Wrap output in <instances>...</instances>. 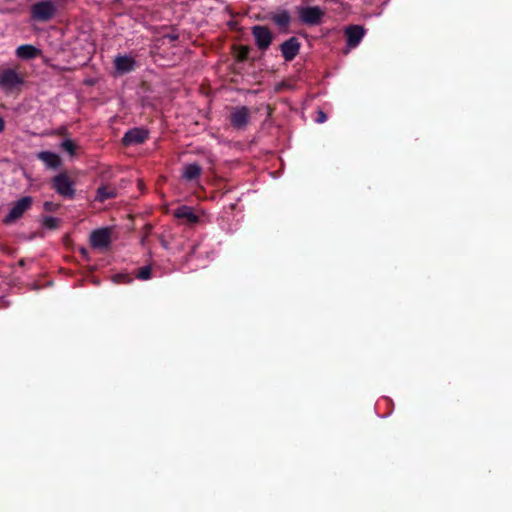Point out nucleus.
Here are the masks:
<instances>
[{
  "instance_id": "12",
  "label": "nucleus",
  "mask_w": 512,
  "mask_h": 512,
  "mask_svg": "<svg viewBox=\"0 0 512 512\" xmlns=\"http://www.w3.org/2000/svg\"><path fill=\"white\" fill-rule=\"evenodd\" d=\"M299 48H300V46H299L297 39L290 38L289 40L285 41L281 45V51H282L283 57L287 61L292 60L298 54Z\"/></svg>"
},
{
  "instance_id": "22",
  "label": "nucleus",
  "mask_w": 512,
  "mask_h": 512,
  "mask_svg": "<svg viewBox=\"0 0 512 512\" xmlns=\"http://www.w3.org/2000/svg\"><path fill=\"white\" fill-rule=\"evenodd\" d=\"M4 129V120L0 117V133L3 131Z\"/></svg>"
},
{
  "instance_id": "9",
  "label": "nucleus",
  "mask_w": 512,
  "mask_h": 512,
  "mask_svg": "<svg viewBox=\"0 0 512 512\" xmlns=\"http://www.w3.org/2000/svg\"><path fill=\"white\" fill-rule=\"evenodd\" d=\"M347 42L350 47L357 46L364 36V29L361 26H349L345 30Z\"/></svg>"
},
{
  "instance_id": "17",
  "label": "nucleus",
  "mask_w": 512,
  "mask_h": 512,
  "mask_svg": "<svg viewBox=\"0 0 512 512\" xmlns=\"http://www.w3.org/2000/svg\"><path fill=\"white\" fill-rule=\"evenodd\" d=\"M116 195V191L112 187L102 186L98 188L96 199L99 201H105L113 198Z\"/></svg>"
},
{
  "instance_id": "20",
  "label": "nucleus",
  "mask_w": 512,
  "mask_h": 512,
  "mask_svg": "<svg viewBox=\"0 0 512 512\" xmlns=\"http://www.w3.org/2000/svg\"><path fill=\"white\" fill-rule=\"evenodd\" d=\"M137 277L141 280H148L151 277V269L149 267H142L139 270Z\"/></svg>"
},
{
  "instance_id": "23",
  "label": "nucleus",
  "mask_w": 512,
  "mask_h": 512,
  "mask_svg": "<svg viewBox=\"0 0 512 512\" xmlns=\"http://www.w3.org/2000/svg\"><path fill=\"white\" fill-rule=\"evenodd\" d=\"M120 278L128 279L126 276H118V277H115V281H119Z\"/></svg>"
},
{
  "instance_id": "3",
  "label": "nucleus",
  "mask_w": 512,
  "mask_h": 512,
  "mask_svg": "<svg viewBox=\"0 0 512 512\" xmlns=\"http://www.w3.org/2000/svg\"><path fill=\"white\" fill-rule=\"evenodd\" d=\"M74 183L66 174H59L53 179V187L56 192L66 198H72L75 194Z\"/></svg>"
},
{
  "instance_id": "21",
  "label": "nucleus",
  "mask_w": 512,
  "mask_h": 512,
  "mask_svg": "<svg viewBox=\"0 0 512 512\" xmlns=\"http://www.w3.org/2000/svg\"><path fill=\"white\" fill-rule=\"evenodd\" d=\"M326 119H327V117H326L325 113H324V112H322V111H319V112H318V115H317V119H316V121H317L318 123H323V122H325V121H326Z\"/></svg>"
},
{
  "instance_id": "10",
  "label": "nucleus",
  "mask_w": 512,
  "mask_h": 512,
  "mask_svg": "<svg viewBox=\"0 0 512 512\" xmlns=\"http://www.w3.org/2000/svg\"><path fill=\"white\" fill-rule=\"evenodd\" d=\"M115 69L119 74L132 71L135 67V60L130 56H118L114 60Z\"/></svg>"
},
{
  "instance_id": "19",
  "label": "nucleus",
  "mask_w": 512,
  "mask_h": 512,
  "mask_svg": "<svg viewBox=\"0 0 512 512\" xmlns=\"http://www.w3.org/2000/svg\"><path fill=\"white\" fill-rule=\"evenodd\" d=\"M61 147L67 151L71 156H73L75 154V151H76V145L75 143L70 140V139H66L64 140L62 143H61Z\"/></svg>"
},
{
  "instance_id": "15",
  "label": "nucleus",
  "mask_w": 512,
  "mask_h": 512,
  "mask_svg": "<svg viewBox=\"0 0 512 512\" xmlns=\"http://www.w3.org/2000/svg\"><path fill=\"white\" fill-rule=\"evenodd\" d=\"M38 158L43 161L48 167L56 168L60 165V158L57 154L49 151L38 153Z\"/></svg>"
},
{
  "instance_id": "11",
  "label": "nucleus",
  "mask_w": 512,
  "mask_h": 512,
  "mask_svg": "<svg viewBox=\"0 0 512 512\" xmlns=\"http://www.w3.org/2000/svg\"><path fill=\"white\" fill-rule=\"evenodd\" d=\"M147 138V132L143 129L135 128L125 133L123 142L126 145L142 143Z\"/></svg>"
},
{
  "instance_id": "7",
  "label": "nucleus",
  "mask_w": 512,
  "mask_h": 512,
  "mask_svg": "<svg viewBox=\"0 0 512 512\" xmlns=\"http://www.w3.org/2000/svg\"><path fill=\"white\" fill-rule=\"evenodd\" d=\"M200 214H203V211L200 209H194L190 206H180L176 208L173 212V215L178 219H183L186 223L195 224L200 221Z\"/></svg>"
},
{
  "instance_id": "2",
  "label": "nucleus",
  "mask_w": 512,
  "mask_h": 512,
  "mask_svg": "<svg viewBox=\"0 0 512 512\" xmlns=\"http://www.w3.org/2000/svg\"><path fill=\"white\" fill-rule=\"evenodd\" d=\"M55 5L51 1L36 3L31 8V16L37 21H48L55 15Z\"/></svg>"
},
{
  "instance_id": "6",
  "label": "nucleus",
  "mask_w": 512,
  "mask_h": 512,
  "mask_svg": "<svg viewBox=\"0 0 512 512\" xmlns=\"http://www.w3.org/2000/svg\"><path fill=\"white\" fill-rule=\"evenodd\" d=\"M111 242V232L108 228L94 230L90 235L91 246L95 249L104 250Z\"/></svg>"
},
{
  "instance_id": "13",
  "label": "nucleus",
  "mask_w": 512,
  "mask_h": 512,
  "mask_svg": "<svg viewBox=\"0 0 512 512\" xmlns=\"http://www.w3.org/2000/svg\"><path fill=\"white\" fill-rule=\"evenodd\" d=\"M41 51L33 45L25 44L17 47L15 54L19 59L30 60L40 55Z\"/></svg>"
},
{
  "instance_id": "1",
  "label": "nucleus",
  "mask_w": 512,
  "mask_h": 512,
  "mask_svg": "<svg viewBox=\"0 0 512 512\" xmlns=\"http://www.w3.org/2000/svg\"><path fill=\"white\" fill-rule=\"evenodd\" d=\"M300 20L307 25H317L324 16V10L318 6H304L297 9Z\"/></svg>"
},
{
  "instance_id": "18",
  "label": "nucleus",
  "mask_w": 512,
  "mask_h": 512,
  "mask_svg": "<svg viewBox=\"0 0 512 512\" xmlns=\"http://www.w3.org/2000/svg\"><path fill=\"white\" fill-rule=\"evenodd\" d=\"M273 20L277 25H279L281 27H285L288 25V23L290 21V16L286 11H282V12L275 14L273 16Z\"/></svg>"
},
{
  "instance_id": "4",
  "label": "nucleus",
  "mask_w": 512,
  "mask_h": 512,
  "mask_svg": "<svg viewBox=\"0 0 512 512\" xmlns=\"http://www.w3.org/2000/svg\"><path fill=\"white\" fill-rule=\"evenodd\" d=\"M22 84L19 74L12 69L4 70L0 74V88L6 92H11Z\"/></svg>"
},
{
  "instance_id": "8",
  "label": "nucleus",
  "mask_w": 512,
  "mask_h": 512,
  "mask_svg": "<svg viewBox=\"0 0 512 512\" xmlns=\"http://www.w3.org/2000/svg\"><path fill=\"white\" fill-rule=\"evenodd\" d=\"M253 35L257 46L260 49H266L271 43L272 35L271 32L263 26H255L253 28Z\"/></svg>"
},
{
  "instance_id": "5",
  "label": "nucleus",
  "mask_w": 512,
  "mask_h": 512,
  "mask_svg": "<svg viewBox=\"0 0 512 512\" xmlns=\"http://www.w3.org/2000/svg\"><path fill=\"white\" fill-rule=\"evenodd\" d=\"M32 204V198L29 196L23 197L18 200L13 207L10 209L9 213L4 219V222L9 224L17 219H19L25 211H27Z\"/></svg>"
},
{
  "instance_id": "16",
  "label": "nucleus",
  "mask_w": 512,
  "mask_h": 512,
  "mask_svg": "<svg viewBox=\"0 0 512 512\" xmlns=\"http://www.w3.org/2000/svg\"><path fill=\"white\" fill-rule=\"evenodd\" d=\"M201 168L197 164H189L183 169V177L186 180H193L200 175Z\"/></svg>"
},
{
  "instance_id": "14",
  "label": "nucleus",
  "mask_w": 512,
  "mask_h": 512,
  "mask_svg": "<svg viewBox=\"0 0 512 512\" xmlns=\"http://www.w3.org/2000/svg\"><path fill=\"white\" fill-rule=\"evenodd\" d=\"M249 118V112L246 107H240L236 109L231 115V123L234 127L241 128L244 127Z\"/></svg>"
}]
</instances>
